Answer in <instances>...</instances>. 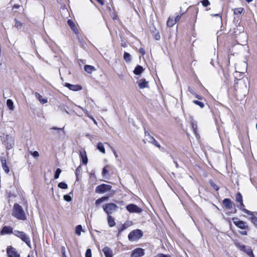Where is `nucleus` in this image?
Masks as SVG:
<instances>
[{"label": "nucleus", "mask_w": 257, "mask_h": 257, "mask_svg": "<svg viewBox=\"0 0 257 257\" xmlns=\"http://www.w3.org/2000/svg\"><path fill=\"white\" fill-rule=\"evenodd\" d=\"M108 173V170L104 167L102 170V175H105Z\"/></svg>", "instance_id": "obj_60"}, {"label": "nucleus", "mask_w": 257, "mask_h": 257, "mask_svg": "<svg viewBox=\"0 0 257 257\" xmlns=\"http://www.w3.org/2000/svg\"><path fill=\"white\" fill-rule=\"evenodd\" d=\"M139 86L140 89L149 87V82L146 81L145 78L141 79L139 83Z\"/></svg>", "instance_id": "obj_15"}, {"label": "nucleus", "mask_w": 257, "mask_h": 257, "mask_svg": "<svg viewBox=\"0 0 257 257\" xmlns=\"http://www.w3.org/2000/svg\"><path fill=\"white\" fill-rule=\"evenodd\" d=\"M12 215L19 220H25L27 219L22 207L17 203L14 205Z\"/></svg>", "instance_id": "obj_1"}, {"label": "nucleus", "mask_w": 257, "mask_h": 257, "mask_svg": "<svg viewBox=\"0 0 257 257\" xmlns=\"http://www.w3.org/2000/svg\"><path fill=\"white\" fill-rule=\"evenodd\" d=\"M143 236V232L140 229L134 230L128 234V240L132 241L138 240Z\"/></svg>", "instance_id": "obj_3"}, {"label": "nucleus", "mask_w": 257, "mask_h": 257, "mask_svg": "<svg viewBox=\"0 0 257 257\" xmlns=\"http://www.w3.org/2000/svg\"><path fill=\"white\" fill-rule=\"evenodd\" d=\"M235 200L236 202L241 203L243 202L242 196L240 192H238L235 196Z\"/></svg>", "instance_id": "obj_29"}, {"label": "nucleus", "mask_w": 257, "mask_h": 257, "mask_svg": "<svg viewBox=\"0 0 257 257\" xmlns=\"http://www.w3.org/2000/svg\"><path fill=\"white\" fill-rule=\"evenodd\" d=\"M193 95H195V97L198 98L199 100H201L203 98V97L201 95H199L195 93V94H194Z\"/></svg>", "instance_id": "obj_57"}, {"label": "nucleus", "mask_w": 257, "mask_h": 257, "mask_svg": "<svg viewBox=\"0 0 257 257\" xmlns=\"http://www.w3.org/2000/svg\"><path fill=\"white\" fill-rule=\"evenodd\" d=\"M36 97L39 100L42 104H45L47 102L48 100L47 98H43L42 96L38 92L35 93Z\"/></svg>", "instance_id": "obj_18"}, {"label": "nucleus", "mask_w": 257, "mask_h": 257, "mask_svg": "<svg viewBox=\"0 0 257 257\" xmlns=\"http://www.w3.org/2000/svg\"><path fill=\"white\" fill-rule=\"evenodd\" d=\"M250 216L249 217V220L251 221V222L256 226H257V218L254 216L253 212H252L251 214H248Z\"/></svg>", "instance_id": "obj_24"}, {"label": "nucleus", "mask_w": 257, "mask_h": 257, "mask_svg": "<svg viewBox=\"0 0 257 257\" xmlns=\"http://www.w3.org/2000/svg\"><path fill=\"white\" fill-rule=\"evenodd\" d=\"M97 148L100 152H101L103 154H105V148H104V146L102 143L99 142L97 144Z\"/></svg>", "instance_id": "obj_25"}, {"label": "nucleus", "mask_w": 257, "mask_h": 257, "mask_svg": "<svg viewBox=\"0 0 257 257\" xmlns=\"http://www.w3.org/2000/svg\"><path fill=\"white\" fill-rule=\"evenodd\" d=\"M102 202H103V201H102V199L101 198H99L95 201V204L96 205H99Z\"/></svg>", "instance_id": "obj_52"}, {"label": "nucleus", "mask_w": 257, "mask_h": 257, "mask_svg": "<svg viewBox=\"0 0 257 257\" xmlns=\"http://www.w3.org/2000/svg\"><path fill=\"white\" fill-rule=\"evenodd\" d=\"M97 2L99 3L101 5H104V0H97Z\"/></svg>", "instance_id": "obj_62"}, {"label": "nucleus", "mask_w": 257, "mask_h": 257, "mask_svg": "<svg viewBox=\"0 0 257 257\" xmlns=\"http://www.w3.org/2000/svg\"><path fill=\"white\" fill-rule=\"evenodd\" d=\"M239 233L242 234V235H247V231L245 230H243V231H239Z\"/></svg>", "instance_id": "obj_58"}, {"label": "nucleus", "mask_w": 257, "mask_h": 257, "mask_svg": "<svg viewBox=\"0 0 257 257\" xmlns=\"http://www.w3.org/2000/svg\"><path fill=\"white\" fill-rule=\"evenodd\" d=\"M65 86L72 91H78L82 89V86L80 85H73L68 83H66Z\"/></svg>", "instance_id": "obj_11"}, {"label": "nucleus", "mask_w": 257, "mask_h": 257, "mask_svg": "<svg viewBox=\"0 0 257 257\" xmlns=\"http://www.w3.org/2000/svg\"><path fill=\"white\" fill-rule=\"evenodd\" d=\"M193 102L194 104L198 105L200 108H203L204 107V104L202 102L196 100H193Z\"/></svg>", "instance_id": "obj_36"}, {"label": "nucleus", "mask_w": 257, "mask_h": 257, "mask_svg": "<svg viewBox=\"0 0 257 257\" xmlns=\"http://www.w3.org/2000/svg\"><path fill=\"white\" fill-rule=\"evenodd\" d=\"M108 224L110 227H113L115 225L114 219L110 215L108 216Z\"/></svg>", "instance_id": "obj_26"}, {"label": "nucleus", "mask_w": 257, "mask_h": 257, "mask_svg": "<svg viewBox=\"0 0 257 257\" xmlns=\"http://www.w3.org/2000/svg\"><path fill=\"white\" fill-rule=\"evenodd\" d=\"M126 210L130 213H140L142 212V209L134 204H130L126 206Z\"/></svg>", "instance_id": "obj_7"}, {"label": "nucleus", "mask_w": 257, "mask_h": 257, "mask_svg": "<svg viewBox=\"0 0 257 257\" xmlns=\"http://www.w3.org/2000/svg\"><path fill=\"white\" fill-rule=\"evenodd\" d=\"M81 108V109L84 111V112L85 113V114L88 116V117H90V115H89V113H88V110H87L86 109H84L81 107H80Z\"/></svg>", "instance_id": "obj_50"}, {"label": "nucleus", "mask_w": 257, "mask_h": 257, "mask_svg": "<svg viewBox=\"0 0 257 257\" xmlns=\"http://www.w3.org/2000/svg\"><path fill=\"white\" fill-rule=\"evenodd\" d=\"M103 210L108 214H112L115 211L118 207L114 203H107L102 206Z\"/></svg>", "instance_id": "obj_5"}, {"label": "nucleus", "mask_w": 257, "mask_h": 257, "mask_svg": "<svg viewBox=\"0 0 257 257\" xmlns=\"http://www.w3.org/2000/svg\"><path fill=\"white\" fill-rule=\"evenodd\" d=\"M2 167L7 174L10 172V169L7 164L3 165Z\"/></svg>", "instance_id": "obj_41"}, {"label": "nucleus", "mask_w": 257, "mask_h": 257, "mask_svg": "<svg viewBox=\"0 0 257 257\" xmlns=\"http://www.w3.org/2000/svg\"><path fill=\"white\" fill-rule=\"evenodd\" d=\"M7 252L9 257H20L16 249L11 246L7 247Z\"/></svg>", "instance_id": "obj_8"}, {"label": "nucleus", "mask_w": 257, "mask_h": 257, "mask_svg": "<svg viewBox=\"0 0 257 257\" xmlns=\"http://www.w3.org/2000/svg\"><path fill=\"white\" fill-rule=\"evenodd\" d=\"M31 154L34 157H38L39 156V154L37 151L32 152Z\"/></svg>", "instance_id": "obj_49"}, {"label": "nucleus", "mask_w": 257, "mask_h": 257, "mask_svg": "<svg viewBox=\"0 0 257 257\" xmlns=\"http://www.w3.org/2000/svg\"><path fill=\"white\" fill-rule=\"evenodd\" d=\"M0 160L2 163V165L7 164L6 159L5 157H1Z\"/></svg>", "instance_id": "obj_48"}, {"label": "nucleus", "mask_w": 257, "mask_h": 257, "mask_svg": "<svg viewBox=\"0 0 257 257\" xmlns=\"http://www.w3.org/2000/svg\"><path fill=\"white\" fill-rule=\"evenodd\" d=\"M132 225V222L131 221H127L124 222L121 226V227L118 229V235H119L122 231L126 229L128 227L131 226Z\"/></svg>", "instance_id": "obj_13"}, {"label": "nucleus", "mask_w": 257, "mask_h": 257, "mask_svg": "<svg viewBox=\"0 0 257 257\" xmlns=\"http://www.w3.org/2000/svg\"><path fill=\"white\" fill-rule=\"evenodd\" d=\"M139 52L142 55H144L145 54V50L144 48H141L139 49Z\"/></svg>", "instance_id": "obj_55"}, {"label": "nucleus", "mask_w": 257, "mask_h": 257, "mask_svg": "<svg viewBox=\"0 0 257 257\" xmlns=\"http://www.w3.org/2000/svg\"><path fill=\"white\" fill-rule=\"evenodd\" d=\"M15 26L16 28H20L22 26V24L20 21L16 20V23Z\"/></svg>", "instance_id": "obj_45"}, {"label": "nucleus", "mask_w": 257, "mask_h": 257, "mask_svg": "<svg viewBox=\"0 0 257 257\" xmlns=\"http://www.w3.org/2000/svg\"><path fill=\"white\" fill-rule=\"evenodd\" d=\"M111 189V186L105 184H102L97 186L95 188V192L97 193H104L108 191H110Z\"/></svg>", "instance_id": "obj_6"}, {"label": "nucleus", "mask_w": 257, "mask_h": 257, "mask_svg": "<svg viewBox=\"0 0 257 257\" xmlns=\"http://www.w3.org/2000/svg\"><path fill=\"white\" fill-rule=\"evenodd\" d=\"M209 183L214 190H215L216 191H218L219 190L218 186L216 184H215L212 180H210Z\"/></svg>", "instance_id": "obj_40"}, {"label": "nucleus", "mask_w": 257, "mask_h": 257, "mask_svg": "<svg viewBox=\"0 0 257 257\" xmlns=\"http://www.w3.org/2000/svg\"><path fill=\"white\" fill-rule=\"evenodd\" d=\"M14 234L20 238L24 241L29 247L31 248V239L29 235L23 231L15 230L14 231Z\"/></svg>", "instance_id": "obj_2"}, {"label": "nucleus", "mask_w": 257, "mask_h": 257, "mask_svg": "<svg viewBox=\"0 0 257 257\" xmlns=\"http://www.w3.org/2000/svg\"><path fill=\"white\" fill-rule=\"evenodd\" d=\"M82 226L78 225L76 227L75 233L76 234L80 235L81 234V231L82 230Z\"/></svg>", "instance_id": "obj_35"}, {"label": "nucleus", "mask_w": 257, "mask_h": 257, "mask_svg": "<svg viewBox=\"0 0 257 257\" xmlns=\"http://www.w3.org/2000/svg\"><path fill=\"white\" fill-rule=\"evenodd\" d=\"M232 221L233 223L236 226L241 229L249 230V228L247 224L242 220H239L237 217L232 218Z\"/></svg>", "instance_id": "obj_4"}, {"label": "nucleus", "mask_w": 257, "mask_h": 257, "mask_svg": "<svg viewBox=\"0 0 257 257\" xmlns=\"http://www.w3.org/2000/svg\"><path fill=\"white\" fill-rule=\"evenodd\" d=\"M144 68L141 65H138L135 68L134 70V73L135 74L137 75H141L142 72L144 71Z\"/></svg>", "instance_id": "obj_19"}, {"label": "nucleus", "mask_w": 257, "mask_h": 257, "mask_svg": "<svg viewBox=\"0 0 257 257\" xmlns=\"http://www.w3.org/2000/svg\"><path fill=\"white\" fill-rule=\"evenodd\" d=\"M243 9L242 8H235L234 10V14L235 15L240 14L242 12Z\"/></svg>", "instance_id": "obj_37"}, {"label": "nucleus", "mask_w": 257, "mask_h": 257, "mask_svg": "<svg viewBox=\"0 0 257 257\" xmlns=\"http://www.w3.org/2000/svg\"><path fill=\"white\" fill-rule=\"evenodd\" d=\"M63 198L67 202H70L72 200L71 197L69 195H64Z\"/></svg>", "instance_id": "obj_44"}, {"label": "nucleus", "mask_w": 257, "mask_h": 257, "mask_svg": "<svg viewBox=\"0 0 257 257\" xmlns=\"http://www.w3.org/2000/svg\"><path fill=\"white\" fill-rule=\"evenodd\" d=\"M58 186L59 188L63 189H66L68 188V185L65 182H62L58 184Z\"/></svg>", "instance_id": "obj_32"}, {"label": "nucleus", "mask_w": 257, "mask_h": 257, "mask_svg": "<svg viewBox=\"0 0 257 257\" xmlns=\"http://www.w3.org/2000/svg\"><path fill=\"white\" fill-rule=\"evenodd\" d=\"M20 6L19 5H14L13 8V9H18L19 8Z\"/></svg>", "instance_id": "obj_64"}, {"label": "nucleus", "mask_w": 257, "mask_h": 257, "mask_svg": "<svg viewBox=\"0 0 257 257\" xmlns=\"http://www.w3.org/2000/svg\"><path fill=\"white\" fill-rule=\"evenodd\" d=\"M147 140L149 143L153 144L154 146L158 147V148H161L160 144L154 139L153 137L152 136L151 137H150V138Z\"/></svg>", "instance_id": "obj_20"}, {"label": "nucleus", "mask_w": 257, "mask_h": 257, "mask_svg": "<svg viewBox=\"0 0 257 257\" xmlns=\"http://www.w3.org/2000/svg\"><path fill=\"white\" fill-rule=\"evenodd\" d=\"M103 201L107 200L108 199V196H104L101 198Z\"/></svg>", "instance_id": "obj_63"}, {"label": "nucleus", "mask_w": 257, "mask_h": 257, "mask_svg": "<svg viewBox=\"0 0 257 257\" xmlns=\"http://www.w3.org/2000/svg\"><path fill=\"white\" fill-rule=\"evenodd\" d=\"M7 105L10 109H11L12 110H14V103H13V101L11 99H8L7 100Z\"/></svg>", "instance_id": "obj_27"}, {"label": "nucleus", "mask_w": 257, "mask_h": 257, "mask_svg": "<svg viewBox=\"0 0 257 257\" xmlns=\"http://www.w3.org/2000/svg\"><path fill=\"white\" fill-rule=\"evenodd\" d=\"M241 64L244 68V70H246L247 68V64L245 62H243L241 63Z\"/></svg>", "instance_id": "obj_59"}, {"label": "nucleus", "mask_w": 257, "mask_h": 257, "mask_svg": "<svg viewBox=\"0 0 257 257\" xmlns=\"http://www.w3.org/2000/svg\"><path fill=\"white\" fill-rule=\"evenodd\" d=\"M82 172V169L81 166H79L75 170V175L77 179L78 178V176L81 174Z\"/></svg>", "instance_id": "obj_39"}, {"label": "nucleus", "mask_w": 257, "mask_h": 257, "mask_svg": "<svg viewBox=\"0 0 257 257\" xmlns=\"http://www.w3.org/2000/svg\"><path fill=\"white\" fill-rule=\"evenodd\" d=\"M91 255H92V254H91V249H90V248L87 249L86 252H85V257H91Z\"/></svg>", "instance_id": "obj_42"}, {"label": "nucleus", "mask_w": 257, "mask_h": 257, "mask_svg": "<svg viewBox=\"0 0 257 257\" xmlns=\"http://www.w3.org/2000/svg\"><path fill=\"white\" fill-rule=\"evenodd\" d=\"M10 140L11 142V143L10 144V147H12V145H14V140L12 137H9L7 138V141Z\"/></svg>", "instance_id": "obj_53"}, {"label": "nucleus", "mask_w": 257, "mask_h": 257, "mask_svg": "<svg viewBox=\"0 0 257 257\" xmlns=\"http://www.w3.org/2000/svg\"><path fill=\"white\" fill-rule=\"evenodd\" d=\"M181 16L178 15L175 17L174 21H175V23H176L180 19Z\"/></svg>", "instance_id": "obj_61"}, {"label": "nucleus", "mask_w": 257, "mask_h": 257, "mask_svg": "<svg viewBox=\"0 0 257 257\" xmlns=\"http://www.w3.org/2000/svg\"><path fill=\"white\" fill-rule=\"evenodd\" d=\"M123 58L126 62H130L131 60V56L128 53L124 52Z\"/></svg>", "instance_id": "obj_28"}, {"label": "nucleus", "mask_w": 257, "mask_h": 257, "mask_svg": "<svg viewBox=\"0 0 257 257\" xmlns=\"http://www.w3.org/2000/svg\"><path fill=\"white\" fill-rule=\"evenodd\" d=\"M61 251L62 252V255L66 254V250H65V247L64 246H62L61 247Z\"/></svg>", "instance_id": "obj_54"}, {"label": "nucleus", "mask_w": 257, "mask_h": 257, "mask_svg": "<svg viewBox=\"0 0 257 257\" xmlns=\"http://www.w3.org/2000/svg\"><path fill=\"white\" fill-rule=\"evenodd\" d=\"M13 228L11 226H4L1 230L0 233L2 235L11 233L14 234V231H13Z\"/></svg>", "instance_id": "obj_10"}, {"label": "nucleus", "mask_w": 257, "mask_h": 257, "mask_svg": "<svg viewBox=\"0 0 257 257\" xmlns=\"http://www.w3.org/2000/svg\"><path fill=\"white\" fill-rule=\"evenodd\" d=\"M222 203L226 208L231 209L233 207V204L230 199L225 198L223 201Z\"/></svg>", "instance_id": "obj_14"}, {"label": "nucleus", "mask_w": 257, "mask_h": 257, "mask_svg": "<svg viewBox=\"0 0 257 257\" xmlns=\"http://www.w3.org/2000/svg\"><path fill=\"white\" fill-rule=\"evenodd\" d=\"M102 251L105 257H112V251L109 247L107 246L104 247L102 249Z\"/></svg>", "instance_id": "obj_17"}, {"label": "nucleus", "mask_w": 257, "mask_h": 257, "mask_svg": "<svg viewBox=\"0 0 257 257\" xmlns=\"http://www.w3.org/2000/svg\"><path fill=\"white\" fill-rule=\"evenodd\" d=\"M175 24V21H174V20H173L172 19H171L170 18H169L167 22V25L169 27H173Z\"/></svg>", "instance_id": "obj_31"}, {"label": "nucleus", "mask_w": 257, "mask_h": 257, "mask_svg": "<svg viewBox=\"0 0 257 257\" xmlns=\"http://www.w3.org/2000/svg\"><path fill=\"white\" fill-rule=\"evenodd\" d=\"M243 251L245 252L249 257H254L251 247L249 246H246L245 249Z\"/></svg>", "instance_id": "obj_21"}, {"label": "nucleus", "mask_w": 257, "mask_h": 257, "mask_svg": "<svg viewBox=\"0 0 257 257\" xmlns=\"http://www.w3.org/2000/svg\"><path fill=\"white\" fill-rule=\"evenodd\" d=\"M145 135L146 137H148V138L146 139L147 140H148L150 138V137H152L149 134V133L147 131L145 132Z\"/></svg>", "instance_id": "obj_56"}, {"label": "nucleus", "mask_w": 257, "mask_h": 257, "mask_svg": "<svg viewBox=\"0 0 257 257\" xmlns=\"http://www.w3.org/2000/svg\"><path fill=\"white\" fill-rule=\"evenodd\" d=\"M145 254V250L142 248H137L134 249L131 254V257H142Z\"/></svg>", "instance_id": "obj_9"}, {"label": "nucleus", "mask_w": 257, "mask_h": 257, "mask_svg": "<svg viewBox=\"0 0 257 257\" xmlns=\"http://www.w3.org/2000/svg\"><path fill=\"white\" fill-rule=\"evenodd\" d=\"M244 205L243 203V202L241 203H240V206H239V209L242 211L243 212H244L245 213L247 214H252V212L247 210L246 209H245L244 208Z\"/></svg>", "instance_id": "obj_23"}, {"label": "nucleus", "mask_w": 257, "mask_h": 257, "mask_svg": "<svg viewBox=\"0 0 257 257\" xmlns=\"http://www.w3.org/2000/svg\"><path fill=\"white\" fill-rule=\"evenodd\" d=\"M61 173V170L60 168H57L55 172L54 178L57 179L59 178L60 173Z\"/></svg>", "instance_id": "obj_38"}, {"label": "nucleus", "mask_w": 257, "mask_h": 257, "mask_svg": "<svg viewBox=\"0 0 257 257\" xmlns=\"http://www.w3.org/2000/svg\"><path fill=\"white\" fill-rule=\"evenodd\" d=\"M235 245L240 250L244 251L245 249L246 246L244 244H240L238 242H235L234 243Z\"/></svg>", "instance_id": "obj_30"}, {"label": "nucleus", "mask_w": 257, "mask_h": 257, "mask_svg": "<svg viewBox=\"0 0 257 257\" xmlns=\"http://www.w3.org/2000/svg\"><path fill=\"white\" fill-rule=\"evenodd\" d=\"M155 257H170V255L164 254L163 253H158Z\"/></svg>", "instance_id": "obj_46"}, {"label": "nucleus", "mask_w": 257, "mask_h": 257, "mask_svg": "<svg viewBox=\"0 0 257 257\" xmlns=\"http://www.w3.org/2000/svg\"><path fill=\"white\" fill-rule=\"evenodd\" d=\"M153 36H154V38H155V39L156 40H159L160 39V35L159 32H157V33L154 34Z\"/></svg>", "instance_id": "obj_47"}, {"label": "nucleus", "mask_w": 257, "mask_h": 257, "mask_svg": "<svg viewBox=\"0 0 257 257\" xmlns=\"http://www.w3.org/2000/svg\"><path fill=\"white\" fill-rule=\"evenodd\" d=\"M188 90L190 93L192 94H195V92H194V90L190 86H188Z\"/></svg>", "instance_id": "obj_51"}, {"label": "nucleus", "mask_w": 257, "mask_h": 257, "mask_svg": "<svg viewBox=\"0 0 257 257\" xmlns=\"http://www.w3.org/2000/svg\"><path fill=\"white\" fill-rule=\"evenodd\" d=\"M63 129L64 128H59L57 127H52L50 128L51 130H55L57 131L56 132H53L52 134L58 137H60L61 136V133L63 132Z\"/></svg>", "instance_id": "obj_16"}, {"label": "nucleus", "mask_w": 257, "mask_h": 257, "mask_svg": "<svg viewBox=\"0 0 257 257\" xmlns=\"http://www.w3.org/2000/svg\"><path fill=\"white\" fill-rule=\"evenodd\" d=\"M68 25L70 26L71 29L73 31L75 30V26L73 22L71 20H68L67 21Z\"/></svg>", "instance_id": "obj_34"}, {"label": "nucleus", "mask_w": 257, "mask_h": 257, "mask_svg": "<svg viewBox=\"0 0 257 257\" xmlns=\"http://www.w3.org/2000/svg\"><path fill=\"white\" fill-rule=\"evenodd\" d=\"M79 156L81 159L82 163L84 165H86L88 162V159L85 151L83 150L80 151Z\"/></svg>", "instance_id": "obj_12"}, {"label": "nucleus", "mask_w": 257, "mask_h": 257, "mask_svg": "<svg viewBox=\"0 0 257 257\" xmlns=\"http://www.w3.org/2000/svg\"><path fill=\"white\" fill-rule=\"evenodd\" d=\"M202 4L204 7H207V6L210 5V2L208 0H203L202 2Z\"/></svg>", "instance_id": "obj_43"}, {"label": "nucleus", "mask_w": 257, "mask_h": 257, "mask_svg": "<svg viewBox=\"0 0 257 257\" xmlns=\"http://www.w3.org/2000/svg\"><path fill=\"white\" fill-rule=\"evenodd\" d=\"M84 70L87 73H91L93 71L95 70V69L92 66L86 65L84 66Z\"/></svg>", "instance_id": "obj_22"}, {"label": "nucleus", "mask_w": 257, "mask_h": 257, "mask_svg": "<svg viewBox=\"0 0 257 257\" xmlns=\"http://www.w3.org/2000/svg\"><path fill=\"white\" fill-rule=\"evenodd\" d=\"M191 126L195 134H196V131L197 128V122L195 121H191Z\"/></svg>", "instance_id": "obj_33"}]
</instances>
